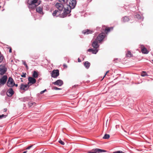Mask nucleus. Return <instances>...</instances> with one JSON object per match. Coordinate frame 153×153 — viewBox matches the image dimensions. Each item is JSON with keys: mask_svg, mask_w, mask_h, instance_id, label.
Wrapping results in <instances>:
<instances>
[{"mask_svg": "<svg viewBox=\"0 0 153 153\" xmlns=\"http://www.w3.org/2000/svg\"><path fill=\"white\" fill-rule=\"evenodd\" d=\"M87 51L89 52H92L93 54H96L98 52V50L97 48H95V49H88Z\"/></svg>", "mask_w": 153, "mask_h": 153, "instance_id": "20", "label": "nucleus"}, {"mask_svg": "<svg viewBox=\"0 0 153 153\" xmlns=\"http://www.w3.org/2000/svg\"><path fill=\"white\" fill-rule=\"evenodd\" d=\"M105 33H102L100 34L99 35L97 36L96 39L100 42L102 41L103 40V39L105 37Z\"/></svg>", "mask_w": 153, "mask_h": 153, "instance_id": "6", "label": "nucleus"}, {"mask_svg": "<svg viewBox=\"0 0 153 153\" xmlns=\"http://www.w3.org/2000/svg\"><path fill=\"white\" fill-rule=\"evenodd\" d=\"M42 8L40 7H38L36 9V11L40 13H41L42 12Z\"/></svg>", "mask_w": 153, "mask_h": 153, "instance_id": "25", "label": "nucleus"}, {"mask_svg": "<svg viewBox=\"0 0 153 153\" xmlns=\"http://www.w3.org/2000/svg\"><path fill=\"white\" fill-rule=\"evenodd\" d=\"M38 73L35 71H33V74L32 76L34 78H36L38 77Z\"/></svg>", "mask_w": 153, "mask_h": 153, "instance_id": "23", "label": "nucleus"}, {"mask_svg": "<svg viewBox=\"0 0 153 153\" xmlns=\"http://www.w3.org/2000/svg\"><path fill=\"white\" fill-rule=\"evenodd\" d=\"M110 138V135L108 134H105L103 137V139H108Z\"/></svg>", "mask_w": 153, "mask_h": 153, "instance_id": "28", "label": "nucleus"}, {"mask_svg": "<svg viewBox=\"0 0 153 153\" xmlns=\"http://www.w3.org/2000/svg\"><path fill=\"white\" fill-rule=\"evenodd\" d=\"M93 32V31L88 29L83 30L82 31V33L84 34H88L90 33H92Z\"/></svg>", "mask_w": 153, "mask_h": 153, "instance_id": "18", "label": "nucleus"}, {"mask_svg": "<svg viewBox=\"0 0 153 153\" xmlns=\"http://www.w3.org/2000/svg\"><path fill=\"white\" fill-rule=\"evenodd\" d=\"M78 62H81V61L80 60L79 58H78Z\"/></svg>", "mask_w": 153, "mask_h": 153, "instance_id": "42", "label": "nucleus"}, {"mask_svg": "<svg viewBox=\"0 0 153 153\" xmlns=\"http://www.w3.org/2000/svg\"><path fill=\"white\" fill-rule=\"evenodd\" d=\"M84 65L86 68H88L90 65V63L88 61H86L84 63Z\"/></svg>", "mask_w": 153, "mask_h": 153, "instance_id": "22", "label": "nucleus"}, {"mask_svg": "<svg viewBox=\"0 0 153 153\" xmlns=\"http://www.w3.org/2000/svg\"><path fill=\"white\" fill-rule=\"evenodd\" d=\"M109 72V71H107L106 73H105V75L103 77V78L102 79V80L103 78L105 77V76L107 74V73H108Z\"/></svg>", "mask_w": 153, "mask_h": 153, "instance_id": "40", "label": "nucleus"}, {"mask_svg": "<svg viewBox=\"0 0 153 153\" xmlns=\"http://www.w3.org/2000/svg\"><path fill=\"white\" fill-rule=\"evenodd\" d=\"M28 82L27 84L30 86L32 85L35 84L36 82V79L34 78L31 77H28Z\"/></svg>", "mask_w": 153, "mask_h": 153, "instance_id": "9", "label": "nucleus"}, {"mask_svg": "<svg viewBox=\"0 0 153 153\" xmlns=\"http://www.w3.org/2000/svg\"><path fill=\"white\" fill-rule=\"evenodd\" d=\"M60 13V11H58V10H55L53 12L52 15L53 16H58Z\"/></svg>", "mask_w": 153, "mask_h": 153, "instance_id": "19", "label": "nucleus"}, {"mask_svg": "<svg viewBox=\"0 0 153 153\" xmlns=\"http://www.w3.org/2000/svg\"><path fill=\"white\" fill-rule=\"evenodd\" d=\"M14 86H16V87H17V86H18V84H15V85H14Z\"/></svg>", "mask_w": 153, "mask_h": 153, "instance_id": "45", "label": "nucleus"}, {"mask_svg": "<svg viewBox=\"0 0 153 153\" xmlns=\"http://www.w3.org/2000/svg\"><path fill=\"white\" fill-rule=\"evenodd\" d=\"M27 152V151H24V152H23V153H26Z\"/></svg>", "mask_w": 153, "mask_h": 153, "instance_id": "46", "label": "nucleus"}, {"mask_svg": "<svg viewBox=\"0 0 153 153\" xmlns=\"http://www.w3.org/2000/svg\"><path fill=\"white\" fill-rule=\"evenodd\" d=\"M46 91V90L45 89V90L41 91L40 92V94H43V93H44V92H45Z\"/></svg>", "mask_w": 153, "mask_h": 153, "instance_id": "38", "label": "nucleus"}, {"mask_svg": "<svg viewBox=\"0 0 153 153\" xmlns=\"http://www.w3.org/2000/svg\"><path fill=\"white\" fill-rule=\"evenodd\" d=\"M38 0H28L27 3L29 8L32 9L35 8L38 5V4H36Z\"/></svg>", "mask_w": 153, "mask_h": 153, "instance_id": "1", "label": "nucleus"}, {"mask_svg": "<svg viewBox=\"0 0 153 153\" xmlns=\"http://www.w3.org/2000/svg\"><path fill=\"white\" fill-rule=\"evenodd\" d=\"M14 85L15 82L13 79L11 77H9L7 83V86L10 87H12L14 86Z\"/></svg>", "mask_w": 153, "mask_h": 153, "instance_id": "3", "label": "nucleus"}, {"mask_svg": "<svg viewBox=\"0 0 153 153\" xmlns=\"http://www.w3.org/2000/svg\"><path fill=\"white\" fill-rule=\"evenodd\" d=\"M141 76H144L147 75V73L146 72L143 71L141 74Z\"/></svg>", "mask_w": 153, "mask_h": 153, "instance_id": "31", "label": "nucleus"}, {"mask_svg": "<svg viewBox=\"0 0 153 153\" xmlns=\"http://www.w3.org/2000/svg\"><path fill=\"white\" fill-rule=\"evenodd\" d=\"M7 114H2L1 115H0V119H1L3 118H5L6 117H7Z\"/></svg>", "mask_w": 153, "mask_h": 153, "instance_id": "29", "label": "nucleus"}, {"mask_svg": "<svg viewBox=\"0 0 153 153\" xmlns=\"http://www.w3.org/2000/svg\"><path fill=\"white\" fill-rule=\"evenodd\" d=\"M138 15V16H140V15Z\"/></svg>", "mask_w": 153, "mask_h": 153, "instance_id": "48", "label": "nucleus"}, {"mask_svg": "<svg viewBox=\"0 0 153 153\" xmlns=\"http://www.w3.org/2000/svg\"><path fill=\"white\" fill-rule=\"evenodd\" d=\"M32 146H33L31 145V146H28V147L26 149H30V148H31L32 147Z\"/></svg>", "mask_w": 153, "mask_h": 153, "instance_id": "41", "label": "nucleus"}, {"mask_svg": "<svg viewBox=\"0 0 153 153\" xmlns=\"http://www.w3.org/2000/svg\"><path fill=\"white\" fill-rule=\"evenodd\" d=\"M113 153H124L122 151H118L116 152H114Z\"/></svg>", "mask_w": 153, "mask_h": 153, "instance_id": "34", "label": "nucleus"}, {"mask_svg": "<svg viewBox=\"0 0 153 153\" xmlns=\"http://www.w3.org/2000/svg\"><path fill=\"white\" fill-rule=\"evenodd\" d=\"M100 43V42H98L97 40L95 39V40L93 42L92 44V45L93 47L97 49L99 46L98 44V43Z\"/></svg>", "mask_w": 153, "mask_h": 153, "instance_id": "17", "label": "nucleus"}, {"mask_svg": "<svg viewBox=\"0 0 153 153\" xmlns=\"http://www.w3.org/2000/svg\"><path fill=\"white\" fill-rule=\"evenodd\" d=\"M1 7V6H0V8Z\"/></svg>", "mask_w": 153, "mask_h": 153, "instance_id": "50", "label": "nucleus"}, {"mask_svg": "<svg viewBox=\"0 0 153 153\" xmlns=\"http://www.w3.org/2000/svg\"><path fill=\"white\" fill-rule=\"evenodd\" d=\"M76 4V0H70L69 2V4H67L66 5L70 6L72 9H74L75 7Z\"/></svg>", "mask_w": 153, "mask_h": 153, "instance_id": "5", "label": "nucleus"}, {"mask_svg": "<svg viewBox=\"0 0 153 153\" xmlns=\"http://www.w3.org/2000/svg\"><path fill=\"white\" fill-rule=\"evenodd\" d=\"M30 87L29 85L27 84L24 85L23 84H21L20 86V89L24 91L27 90L28 88Z\"/></svg>", "mask_w": 153, "mask_h": 153, "instance_id": "12", "label": "nucleus"}, {"mask_svg": "<svg viewBox=\"0 0 153 153\" xmlns=\"http://www.w3.org/2000/svg\"><path fill=\"white\" fill-rule=\"evenodd\" d=\"M3 59L4 57L2 55L1 53V52H0V63L2 62Z\"/></svg>", "mask_w": 153, "mask_h": 153, "instance_id": "30", "label": "nucleus"}, {"mask_svg": "<svg viewBox=\"0 0 153 153\" xmlns=\"http://www.w3.org/2000/svg\"><path fill=\"white\" fill-rule=\"evenodd\" d=\"M126 56L129 57H131L133 56V55L130 51H128L126 54Z\"/></svg>", "mask_w": 153, "mask_h": 153, "instance_id": "26", "label": "nucleus"}, {"mask_svg": "<svg viewBox=\"0 0 153 153\" xmlns=\"http://www.w3.org/2000/svg\"><path fill=\"white\" fill-rule=\"evenodd\" d=\"M51 76L54 78H56L59 75V71L58 69L53 70L51 73Z\"/></svg>", "mask_w": 153, "mask_h": 153, "instance_id": "4", "label": "nucleus"}, {"mask_svg": "<svg viewBox=\"0 0 153 153\" xmlns=\"http://www.w3.org/2000/svg\"><path fill=\"white\" fill-rule=\"evenodd\" d=\"M7 77V75L3 76L0 79V85H4L6 82Z\"/></svg>", "mask_w": 153, "mask_h": 153, "instance_id": "8", "label": "nucleus"}, {"mask_svg": "<svg viewBox=\"0 0 153 153\" xmlns=\"http://www.w3.org/2000/svg\"><path fill=\"white\" fill-rule=\"evenodd\" d=\"M140 48L142 53L146 54L148 53L149 51H147V49L145 47L144 45H141Z\"/></svg>", "mask_w": 153, "mask_h": 153, "instance_id": "14", "label": "nucleus"}, {"mask_svg": "<svg viewBox=\"0 0 153 153\" xmlns=\"http://www.w3.org/2000/svg\"><path fill=\"white\" fill-rule=\"evenodd\" d=\"M55 7L56 8L59 10V11H60L62 10L63 8V6L62 4L58 3L56 4Z\"/></svg>", "mask_w": 153, "mask_h": 153, "instance_id": "13", "label": "nucleus"}, {"mask_svg": "<svg viewBox=\"0 0 153 153\" xmlns=\"http://www.w3.org/2000/svg\"><path fill=\"white\" fill-rule=\"evenodd\" d=\"M7 69L3 65H0V75H2L5 73Z\"/></svg>", "mask_w": 153, "mask_h": 153, "instance_id": "11", "label": "nucleus"}, {"mask_svg": "<svg viewBox=\"0 0 153 153\" xmlns=\"http://www.w3.org/2000/svg\"><path fill=\"white\" fill-rule=\"evenodd\" d=\"M52 83L55 85L61 86L63 85V83L62 80L60 79H59L54 82H53Z\"/></svg>", "mask_w": 153, "mask_h": 153, "instance_id": "15", "label": "nucleus"}, {"mask_svg": "<svg viewBox=\"0 0 153 153\" xmlns=\"http://www.w3.org/2000/svg\"><path fill=\"white\" fill-rule=\"evenodd\" d=\"M106 151L99 149H93L91 151L88 152L89 153H100V152H105Z\"/></svg>", "mask_w": 153, "mask_h": 153, "instance_id": "7", "label": "nucleus"}, {"mask_svg": "<svg viewBox=\"0 0 153 153\" xmlns=\"http://www.w3.org/2000/svg\"><path fill=\"white\" fill-rule=\"evenodd\" d=\"M29 107H33L36 105V103L34 102H30L28 103Z\"/></svg>", "mask_w": 153, "mask_h": 153, "instance_id": "24", "label": "nucleus"}, {"mask_svg": "<svg viewBox=\"0 0 153 153\" xmlns=\"http://www.w3.org/2000/svg\"><path fill=\"white\" fill-rule=\"evenodd\" d=\"M151 62L152 63H153V60H152V61H151Z\"/></svg>", "mask_w": 153, "mask_h": 153, "instance_id": "47", "label": "nucleus"}, {"mask_svg": "<svg viewBox=\"0 0 153 153\" xmlns=\"http://www.w3.org/2000/svg\"><path fill=\"white\" fill-rule=\"evenodd\" d=\"M14 91L12 88H9L7 92V95L9 97H11L14 94Z\"/></svg>", "mask_w": 153, "mask_h": 153, "instance_id": "16", "label": "nucleus"}, {"mask_svg": "<svg viewBox=\"0 0 153 153\" xmlns=\"http://www.w3.org/2000/svg\"><path fill=\"white\" fill-rule=\"evenodd\" d=\"M8 49H9V51L10 53H11L12 52V49L10 47H8Z\"/></svg>", "mask_w": 153, "mask_h": 153, "instance_id": "37", "label": "nucleus"}, {"mask_svg": "<svg viewBox=\"0 0 153 153\" xmlns=\"http://www.w3.org/2000/svg\"><path fill=\"white\" fill-rule=\"evenodd\" d=\"M26 73H22V74L21 75V76L24 77H26Z\"/></svg>", "mask_w": 153, "mask_h": 153, "instance_id": "33", "label": "nucleus"}, {"mask_svg": "<svg viewBox=\"0 0 153 153\" xmlns=\"http://www.w3.org/2000/svg\"><path fill=\"white\" fill-rule=\"evenodd\" d=\"M59 1L62 4H67L68 0H59Z\"/></svg>", "mask_w": 153, "mask_h": 153, "instance_id": "27", "label": "nucleus"}, {"mask_svg": "<svg viewBox=\"0 0 153 153\" xmlns=\"http://www.w3.org/2000/svg\"><path fill=\"white\" fill-rule=\"evenodd\" d=\"M66 6V7H64V11L63 13V17H64L66 15L69 13L71 12V9H72L70 7L68 6L67 5Z\"/></svg>", "mask_w": 153, "mask_h": 153, "instance_id": "2", "label": "nucleus"}, {"mask_svg": "<svg viewBox=\"0 0 153 153\" xmlns=\"http://www.w3.org/2000/svg\"><path fill=\"white\" fill-rule=\"evenodd\" d=\"M59 143L61 144L62 145H64L65 144V143L64 142H63L61 140H60L59 141Z\"/></svg>", "mask_w": 153, "mask_h": 153, "instance_id": "35", "label": "nucleus"}, {"mask_svg": "<svg viewBox=\"0 0 153 153\" xmlns=\"http://www.w3.org/2000/svg\"><path fill=\"white\" fill-rule=\"evenodd\" d=\"M63 66L64 68H66L67 67V65L65 64H63Z\"/></svg>", "mask_w": 153, "mask_h": 153, "instance_id": "39", "label": "nucleus"}, {"mask_svg": "<svg viewBox=\"0 0 153 153\" xmlns=\"http://www.w3.org/2000/svg\"><path fill=\"white\" fill-rule=\"evenodd\" d=\"M7 111V108H4V112H6V111Z\"/></svg>", "mask_w": 153, "mask_h": 153, "instance_id": "43", "label": "nucleus"}, {"mask_svg": "<svg viewBox=\"0 0 153 153\" xmlns=\"http://www.w3.org/2000/svg\"><path fill=\"white\" fill-rule=\"evenodd\" d=\"M33 58H34V57H33Z\"/></svg>", "mask_w": 153, "mask_h": 153, "instance_id": "49", "label": "nucleus"}, {"mask_svg": "<svg viewBox=\"0 0 153 153\" xmlns=\"http://www.w3.org/2000/svg\"><path fill=\"white\" fill-rule=\"evenodd\" d=\"M23 63V64L25 66L26 68H27V69H28V67L27 64H26V62H24Z\"/></svg>", "mask_w": 153, "mask_h": 153, "instance_id": "36", "label": "nucleus"}, {"mask_svg": "<svg viewBox=\"0 0 153 153\" xmlns=\"http://www.w3.org/2000/svg\"><path fill=\"white\" fill-rule=\"evenodd\" d=\"M129 18L127 16H125L123 17L122 19V20L123 22H128L129 21Z\"/></svg>", "mask_w": 153, "mask_h": 153, "instance_id": "21", "label": "nucleus"}, {"mask_svg": "<svg viewBox=\"0 0 153 153\" xmlns=\"http://www.w3.org/2000/svg\"><path fill=\"white\" fill-rule=\"evenodd\" d=\"M38 58V57L37 56H35L34 59H37Z\"/></svg>", "mask_w": 153, "mask_h": 153, "instance_id": "44", "label": "nucleus"}, {"mask_svg": "<svg viewBox=\"0 0 153 153\" xmlns=\"http://www.w3.org/2000/svg\"><path fill=\"white\" fill-rule=\"evenodd\" d=\"M52 89H54V90H61V89L59 88L56 86H54L53 88H52Z\"/></svg>", "mask_w": 153, "mask_h": 153, "instance_id": "32", "label": "nucleus"}, {"mask_svg": "<svg viewBox=\"0 0 153 153\" xmlns=\"http://www.w3.org/2000/svg\"><path fill=\"white\" fill-rule=\"evenodd\" d=\"M102 29L103 30H104L105 33L107 34L111 30L113 29V27H108L104 26L102 27Z\"/></svg>", "mask_w": 153, "mask_h": 153, "instance_id": "10", "label": "nucleus"}]
</instances>
